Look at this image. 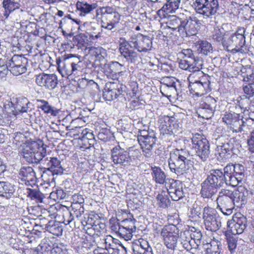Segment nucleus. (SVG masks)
<instances>
[{
  "mask_svg": "<svg viewBox=\"0 0 254 254\" xmlns=\"http://www.w3.org/2000/svg\"><path fill=\"white\" fill-rule=\"evenodd\" d=\"M133 47L138 52H146L150 50L152 47V41L149 37L142 34L133 35L130 38L129 41H125L120 45V52L129 63L135 62L138 58V54L131 50Z\"/></svg>",
  "mask_w": 254,
  "mask_h": 254,
  "instance_id": "obj_1",
  "label": "nucleus"
},
{
  "mask_svg": "<svg viewBox=\"0 0 254 254\" xmlns=\"http://www.w3.org/2000/svg\"><path fill=\"white\" fill-rule=\"evenodd\" d=\"M245 32V29L243 27L239 28L235 33L227 32L224 37L223 47L232 53H246Z\"/></svg>",
  "mask_w": 254,
  "mask_h": 254,
  "instance_id": "obj_2",
  "label": "nucleus"
},
{
  "mask_svg": "<svg viewBox=\"0 0 254 254\" xmlns=\"http://www.w3.org/2000/svg\"><path fill=\"white\" fill-rule=\"evenodd\" d=\"M95 17L97 20L101 21L102 28L112 30L119 22L121 15L113 7L106 6L97 8Z\"/></svg>",
  "mask_w": 254,
  "mask_h": 254,
  "instance_id": "obj_3",
  "label": "nucleus"
},
{
  "mask_svg": "<svg viewBox=\"0 0 254 254\" xmlns=\"http://www.w3.org/2000/svg\"><path fill=\"white\" fill-rule=\"evenodd\" d=\"M188 156L183 150L177 149L171 152L168 163L172 172L177 174L186 173L192 165L191 161L188 158Z\"/></svg>",
  "mask_w": 254,
  "mask_h": 254,
  "instance_id": "obj_4",
  "label": "nucleus"
},
{
  "mask_svg": "<svg viewBox=\"0 0 254 254\" xmlns=\"http://www.w3.org/2000/svg\"><path fill=\"white\" fill-rule=\"evenodd\" d=\"M191 149L203 162L206 161L210 155V144L203 135L195 133L191 138Z\"/></svg>",
  "mask_w": 254,
  "mask_h": 254,
  "instance_id": "obj_5",
  "label": "nucleus"
},
{
  "mask_svg": "<svg viewBox=\"0 0 254 254\" xmlns=\"http://www.w3.org/2000/svg\"><path fill=\"white\" fill-rule=\"evenodd\" d=\"M21 155L25 160L31 163L42 162L46 155V150L37 142H33L24 148Z\"/></svg>",
  "mask_w": 254,
  "mask_h": 254,
  "instance_id": "obj_6",
  "label": "nucleus"
},
{
  "mask_svg": "<svg viewBox=\"0 0 254 254\" xmlns=\"http://www.w3.org/2000/svg\"><path fill=\"white\" fill-rule=\"evenodd\" d=\"M243 116L239 114L236 113H227L226 112L222 118V121L224 122L229 127H230L233 131L236 132H241L242 131H246V127L249 126L248 125L252 123L254 124L253 120L248 121L247 125L243 120Z\"/></svg>",
  "mask_w": 254,
  "mask_h": 254,
  "instance_id": "obj_7",
  "label": "nucleus"
},
{
  "mask_svg": "<svg viewBox=\"0 0 254 254\" xmlns=\"http://www.w3.org/2000/svg\"><path fill=\"white\" fill-rule=\"evenodd\" d=\"M232 190L222 189L218 193L216 199L217 208L224 215H229L233 212L234 209L232 198Z\"/></svg>",
  "mask_w": 254,
  "mask_h": 254,
  "instance_id": "obj_8",
  "label": "nucleus"
},
{
  "mask_svg": "<svg viewBox=\"0 0 254 254\" xmlns=\"http://www.w3.org/2000/svg\"><path fill=\"white\" fill-rule=\"evenodd\" d=\"M160 234L167 248L175 250L180 237L179 229L177 226L173 224L165 226L162 229Z\"/></svg>",
  "mask_w": 254,
  "mask_h": 254,
  "instance_id": "obj_9",
  "label": "nucleus"
},
{
  "mask_svg": "<svg viewBox=\"0 0 254 254\" xmlns=\"http://www.w3.org/2000/svg\"><path fill=\"white\" fill-rule=\"evenodd\" d=\"M202 218L205 228L208 231L216 232L221 226V218L213 208L205 207Z\"/></svg>",
  "mask_w": 254,
  "mask_h": 254,
  "instance_id": "obj_10",
  "label": "nucleus"
},
{
  "mask_svg": "<svg viewBox=\"0 0 254 254\" xmlns=\"http://www.w3.org/2000/svg\"><path fill=\"white\" fill-rule=\"evenodd\" d=\"M193 6L197 13L210 17L217 12L219 3L217 0H195Z\"/></svg>",
  "mask_w": 254,
  "mask_h": 254,
  "instance_id": "obj_11",
  "label": "nucleus"
},
{
  "mask_svg": "<svg viewBox=\"0 0 254 254\" xmlns=\"http://www.w3.org/2000/svg\"><path fill=\"white\" fill-rule=\"evenodd\" d=\"M7 63L9 71L14 75H19L27 70L28 59L23 55H14Z\"/></svg>",
  "mask_w": 254,
  "mask_h": 254,
  "instance_id": "obj_12",
  "label": "nucleus"
},
{
  "mask_svg": "<svg viewBox=\"0 0 254 254\" xmlns=\"http://www.w3.org/2000/svg\"><path fill=\"white\" fill-rule=\"evenodd\" d=\"M247 219L240 213H236L231 220L227 222L228 231L233 235L242 234L246 229Z\"/></svg>",
  "mask_w": 254,
  "mask_h": 254,
  "instance_id": "obj_13",
  "label": "nucleus"
},
{
  "mask_svg": "<svg viewBox=\"0 0 254 254\" xmlns=\"http://www.w3.org/2000/svg\"><path fill=\"white\" fill-rule=\"evenodd\" d=\"M80 222L83 226V229L89 235H99L100 233V229L104 227V224H100L98 221L95 220L93 215L86 214L83 219H80Z\"/></svg>",
  "mask_w": 254,
  "mask_h": 254,
  "instance_id": "obj_14",
  "label": "nucleus"
},
{
  "mask_svg": "<svg viewBox=\"0 0 254 254\" xmlns=\"http://www.w3.org/2000/svg\"><path fill=\"white\" fill-rule=\"evenodd\" d=\"M111 158L116 164L124 166L130 164V159L127 150L120 145L116 146L112 149Z\"/></svg>",
  "mask_w": 254,
  "mask_h": 254,
  "instance_id": "obj_15",
  "label": "nucleus"
},
{
  "mask_svg": "<svg viewBox=\"0 0 254 254\" xmlns=\"http://www.w3.org/2000/svg\"><path fill=\"white\" fill-rule=\"evenodd\" d=\"M135 222L134 219L130 218L123 220L122 226L117 235L126 241L130 240L132 237L133 232L136 230Z\"/></svg>",
  "mask_w": 254,
  "mask_h": 254,
  "instance_id": "obj_16",
  "label": "nucleus"
},
{
  "mask_svg": "<svg viewBox=\"0 0 254 254\" xmlns=\"http://www.w3.org/2000/svg\"><path fill=\"white\" fill-rule=\"evenodd\" d=\"M156 137L154 132H152L150 135L146 138H141L138 141L142 149L143 156L147 158L152 157L153 155V148L155 144Z\"/></svg>",
  "mask_w": 254,
  "mask_h": 254,
  "instance_id": "obj_17",
  "label": "nucleus"
},
{
  "mask_svg": "<svg viewBox=\"0 0 254 254\" xmlns=\"http://www.w3.org/2000/svg\"><path fill=\"white\" fill-rule=\"evenodd\" d=\"M123 93V85L116 82L107 83L103 91V97L108 101L117 98Z\"/></svg>",
  "mask_w": 254,
  "mask_h": 254,
  "instance_id": "obj_18",
  "label": "nucleus"
},
{
  "mask_svg": "<svg viewBox=\"0 0 254 254\" xmlns=\"http://www.w3.org/2000/svg\"><path fill=\"white\" fill-rule=\"evenodd\" d=\"M36 82L39 86L52 90L57 86L58 80L54 74L42 73L37 76Z\"/></svg>",
  "mask_w": 254,
  "mask_h": 254,
  "instance_id": "obj_19",
  "label": "nucleus"
},
{
  "mask_svg": "<svg viewBox=\"0 0 254 254\" xmlns=\"http://www.w3.org/2000/svg\"><path fill=\"white\" fill-rule=\"evenodd\" d=\"M199 82L190 84L189 88L191 93L197 96H201L210 91V82L207 77L201 78Z\"/></svg>",
  "mask_w": 254,
  "mask_h": 254,
  "instance_id": "obj_20",
  "label": "nucleus"
},
{
  "mask_svg": "<svg viewBox=\"0 0 254 254\" xmlns=\"http://www.w3.org/2000/svg\"><path fill=\"white\" fill-rule=\"evenodd\" d=\"M205 180L218 189L223 187L226 181L225 176L223 175V172L219 169L210 170Z\"/></svg>",
  "mask_w": 254,
  "mask_h": 254,
  "instance_id": "obj_21",
  "label": "nucleus"
},
{
  "mask_svg": "<svg viewBox=\"0 0 254 254\" xmlns=\"http://www.w3.org/2000/svg\"><path fill=\"white\" fill-rule=\"evenodd\" d=\"M200 24V21L196 17H190L183 20L181 33H186L187 35H195Z\"/></svg>",
  "mask_w": 254,
  "mask_h": 254,
  "instance_id": "obj_22",
  "label": "nucleus"
},
{
  "mask_svg": "<svg viewBox=\"0 0 254 254\" xmlns=\"http://www.w3.org/2000/svg\"><path fill=\"white\" fill-rule=\"evenodd\" d=\"M41 164L47 167L53 174H60L64 172L61 161L57 157L43 158Z\"/></svg>",
  "mask_w": 254,
  "mask_h": 254,
  "instance_id": "obj_23",
  "label": "nucleus"
},
{
  "mask_svg": "<svg viewBox=\"0 0 254 254\" xmlns=\"http://www.w3.org/2000/svg\"><path fill=\"white\" fill-rule=\"evenodd\" d=\"M58 70L63 77H68L72 75V56L71 54L63 60H57Z\"/></svg>",
  "mask_w": 254,
  "mask_h": 254,
  "instance_id": "obj_24",
  "label": "nucleus"
},
{
  "mask_svg": "<svg viewBox=\"0 0 254 254\" xmlns=\"http://www.w3.org/2000/svg\"><path fill=\"white\" fill-rule=\"evenodd\" d=\"M232 198L234 207H242V205L246 203L247 196L248 195V190L245 188L240 186L236 190H232Z\"/></svg>",
  "mask_w": 254,
  "mask_h": 254,
  "instance_id": "obj_25",
  "label": "nucleus"
},
{
  "mask_svg": "<svg viewBox=\"0 0 254 254\" xmlns=\"http://www.w3.org/2000/svg\"><path fill=\"white\" fill-rule=\"evenodd\" d=\"M19 177L26 185H32L36 182L35 173L31 167H23L19 172Z\"/></svg>",
  "mask_w": 254,
  "mask_h": 254,
  "instance_id": "obj_26",
  "label": "nucleus"
},
{
  "mask_svg": "<svg viewBox=\"0 0 254 254\" xmlns=\"http://www.w3.org/2000/svg\"><path fill=\"white\" fill-rule=\"evenodd\" d=\"M168 193L170 195L172 200L177 201L183 198L184 192L182 185H178L177 182L172 180L168 186L166 187Z\"/></svg>",
  "mask_w": 254,
  "mask_h": 254,
  "instance_id": "obj_27",
  "label": "nucleus"
},
{
  "mask_svg": "<svg viewBox=\"0 0 254 254\" xmlns=\"http://www.w3.org/2000/svg\"><path fill=\"white\" fill-rule=\"evenodd\" d=\"M180 0H167L166 3L158 10L157 14L160 17H165L168 13H175L179 8Z\"/></svg>",
  "mask_w": 254,
  "mask_h": 254,
  "instance_id": "obj_28",
  "label": "nucleus"
},
{
  "mask_svg": "<svg viewBox=\"0 0 254 254\" xmlns=\"http://www.w3.org/2000/svg\"><path fill=\"white\" fill-rule=\"evenodd\" d=\"M76 5L78 14L81 16H85L87 14L91 13L97 7L96 3H89L84 0L78 1L76 2Z\"/></svg>",
  "mask_w": 254,
  "mask_h": 254,
  "instance_id": "obj_29",
  "label": "nucleus"
},
{
  "mask_svg": "<svg viewBox=\"0 0 254 254\" xmlns=\"http://www.w3.org/2000/svg\"><path fill=\"white\" fill-rule=\"evenodd\" d=\"M218 188L205 181L201 184L200 194L203 198H212L217 192Z\"/></svg>",
  "mask_w": 254,
  "mask_h": 254,
  "instance_id": "obj_30",
  "label": "nucleus"
},
{
  "mask_svg": "<svg viewBox=\"0 0 254 254\" xmlns=\"http://www.w3.org/2000/svg\"><path fill=\"white\" fill-rule=\"evenodd\" d=\"M183 20L176 15L170 16L166 22L167 27L173 31H177L181 33Z\"/></svg>",
  "mask_w": 254,
  "mask_h": 254,
  "instance_id": "obj_31",
  "label": "nucleus"
},
{
  "mask_svg": "<svg viewBox=\"0 0 254 254\" xmlns=\"http://www.w3.org/2000/svg\"><path fill=\"white\" fill-rule=\"evenodd\" d=\"M2 6L4 9L3 16L7 18L11 12L20 7V4L15 0H3Z\"/></svg>",
  "mask_w": 254,
  "mask_h": 254,
  "instance_id": "obj_32",
  "label": "nucleus"
},
{
  "mask_svg": "<svg viewBox=\"0 0 254 254\" xmlns=\"http://www.w3.org/2000/svg\"><path fill=\"white\" fill-rule=\"evenodd\" d=\"M15 191L14 186L7 182H0V196L9 198Z\"/></svg>",
  "mask_w": 254,
  "mask_h": 254,
  "instance_id": "obj_33",
  "label": "nucleus"
},
{
  "mask_svg": "<svg viewBox=\"0 0 254 254\" xmlns=\"http://www.w3.org/2000/svg\"><path fill=\"white\" fill-rule=\"evenodd\" d=\"M37 101L41 103L39 108L43 111L45 113L50 114L53 116H56L59 114V110L50 105L48 101L42 99H38Z\"/></svg>",
  "mask_w": 254,
  "mask_h": 254,
  "instance_id": "obj_34",
  "label": "nucleus"
},
{
  "mask_svg": "<svg viewBox=\"0 0 254 254\" xmlns=\"http://www.w3.org/2000/svg\"><path fill=\"white\" fill-rule=\"evenodd\" d=\"M72 56V72L73 75H79L82 72L84 67V63L81 61L79 57Z\"/></svg>",
  "mask_w": 254,
  "mask_h": 254,
  "instance_id": "obj_35",
  "label": "nucleus"
},
{
  "mask_svg": "<svg viewBox=\"0 0 254 254\" xmlns=\"http://www.w3.org/2000/svg\"><path fill=\"white\" fill-rule=\"evenodd\" d=\"M197 51L199 53L204 55H208L212 53L213 48L212 45L206 41H198L196 45Z\"/></svg>",
  "mask_w": 254,
  "mask_h": 254,
  "instance_id": "obj_36",
  "label": "nucleus"
},
{
  "mask_svg": "<svg viewBox=\"0 0 254 254\" xmlns=\"http://www.w3.org/2000/svg\"><path fill=\"white\" fill-rule=\"evenodd\" d=\"M151 170L152 177L155 182L160 184H164L166 179L164 172L160 168L157 167H152Z\"/></svg>",
  "mask_w": 254,
  "mask_h": 254,
  "instance_id": "obj_37",
  "label": "nucleus"
},
{
  "mask_svg": "<svg viewBox=\"0 0 254 254\" xmlns=\"http://www.w3.org/2000/svg\"><path fill=\"white\" fill-rule=\"evenodd\" d=\"M200 107L215 111L216 107V100L211 96L203 98L200 103Z\"/></svg>",
  "mask_w": 254,
  "mask_h": 254,
  "instance_id": "obj_38",
  "label": "nucleus"
},
{
  "mask_svg": "<svg viewBox=\"0 0 254 254\" xmlns=\"http://www.w3.org/2000/svg\"><path fill=\"white\" fill-rule=\"evenodd\" d=\"M157 203L160 207L166 208L171 205V201L169 199L166 192L162 191L156 196Z\"/></svg>",
  "mask_w": 254,
  "mask_h": 254,
  "instance_id": "obj_39",
  "label": "nucleus"
},
{
  "mask_svg": "<svg viewBox=\"0 0 254 254\" xmlns=\"http://www.w3.org/2000/svg\"><path fill=\"white\" fill-rule=\"evenodd\" d=\"M160 91L164 96L169 97H175L178 95L176 86H167L161 85Z\"/></svg>",
  "mask_w": 254,
  "mask_h": 254,
  "instance_id": "obj_40",
  "label": "nucleus"
},
{
  "mask_svg": "<svg viewBox=\"0 0 254 254\" xmlns=\"http://www.w3.org/2000/svg\"><path fill=\"white\" fill-rule=\"evenodd\" d=\"M10 103L11 107L14 109V110H12V111L15 112V113H14V114H18V112L20 109H22L21 107L23 106V105H28L29 102L26 98H21L18 99H13V101H11Z\"/></svg>",
  "mask_w": 254,
  "mask_h": 254,
  "instance_id": "obj_41",
  "label": "nucleus"
},
{
  "mask_svg": "<svg viewBox=\"0 0 254 254\" xmlns=\"http://www.w3.org/2000/svg\"><path fill=\"white\" fill-rule=\"evenodd\" d=\"M218 242L213 241L206 245V254H220V249Z\"/></svg>",
  "mask_w": 254,
  "mask_h": 254,
  "instance_id": "obj_42",
  "label": "nucleus"
},
{
  "mask_svg": "<svg viewBox=\"0 0 254 254\" xmlns=\"http://www.w3.org/2000/svg\"><path fill=\"white\" fill-rule=\"evenodd\" d=\"M203 77H207L203 74L202 71H197L191 72L188 76V79L189 81L190 84H194L195 83L199 82L201 78Z\"/></svg>",
  "mask_w": 254,
  "mask_h": 254,
  "instance_id": "obj_43",
  "label": "nucleus"
},
{
  "mask_svg": "<svg viewBox=\"0 0 254 254\" xmlns=\"http://www.w3.org/2000/svg\"><path fill=\"white\" fill-rule=\"evenodd\" d=\"M181 244L183 247L187 250H189L190 246L189 245L191 240V234L189 231H184L181 233L180 236Z\"/></svg>",
  "mask_w": 254,
  "mask_h": 254,
  "instance_id": "obj_44",
  "label": "nucleus"
},
{
  "mask_svg": "<svg viewBox=\"0 0 254 254\" xmlns=\"http://www.w3.org/2000/svg\"><path fill=\"white\" fill-rule=\"evenodd\" d=\"M190 62L191 63L190 64V71H201L200 69L202 68V61L201 60L195 58H190Z\"/></svg>",
  "mask_w": 254,
  "mask_h": 254,
  "instance_id": "obj_45",
  "label": "nucleus"
},
{
  "mask_svg": "<svg viewBox=\"0 0 254 254\" xmlns=\"http://www.w3.org/2000/svg\"><path fill=\"white\" fill-rule=\"evenodd\" d=\"M127 153L130 159V163L134 160H140L141 154L139 150L135 147H130L127 149Z\"/></svg>",
  "mask_w": 254,
  "mask_h": 254,
  "instance_id": "obj_46",
  "label": "nucleus"
},
{
  "mask_svg": "<svg viewBox=\"0 0 254 254\" xmlns=\"http://www.w3.org/2000/svg\"><path fill=\"white\" fill-rule=\"evenodd\" d=\"M226 32H224L223 28H215L212 34V38L213 40L217 42H221L223 45L224 42V37Z\"/></svg>",
  "mask_w": 254,
  "mask_h": 254,
  "instance_id": "obj_47",
  "label": "nucleus"
},
{
  "mask_svg": "<svg viewBox=\"0 0 254 254\" xmlns=\"http://www.w3.org/2000/svg\"><path fill=\"white\" fill-rule=\"evenodd\" d=\"M27 195L32 199L36 200L42 202L44 196L38 190L36 189H27Z\"/></svg>",
  "mask_w": 254,
  "mask_h": 254,
  "instance_id": "obj_48",
  "label": "nucleus"
},
{
  "mask_svg": "<svg viewBox=\"0 0 254 254\" xmlns=\"http://www.w3.org/2000/svg\"><path fill=\"white\" fill-rule=\"evenodd\" d=\"M105 50L102 47H92L89 48V53L92 56H94L97 60H101L104 59V57L102 54L104 53Z\"/></svg>",
  "mask_w": 254,
  "mask_h": 254,
  "instance_id": "obj_49",
  "label": "nucleus"
},
{
  "mask_svg": "<svg viewBox=\"0 0 254 254\" xmlns=\"http://www.w3.org/2000/svg\"><path fill=\"white\" fill-rule=\"evenodd\" d=\"M233 144L228 139L225 140L224 142L221 143V145L217 146L218 150L221 152L222 153H229L233 148Z\"/></svg>",
  "mask_w": 254,
  "mask_h": 254,
  "instance_id": "obj_50",
  "label": "nucleus"
},
{
  "mask_svg": "<svg viewBox=\"0 0 254 254\" xmlns=\"http://www.w3.org/2000/svg\"><path fill=\"white\" fill-rule=\"evenodd\" d=\"M76 129H78L79 132H80L81 135L79 138L81 139L82 141H85L86 140H92L94 138V135L92 133L89 132L87 128L82 129L81 127H75Z\"/></svg>",
  "mask_w": 254,
  "mask_h": 254,
  "instance_id": "obj_51",
  "label": "nucleus"
},
{
  "mask_svg": "<svg viewBox=\"0 0 254 254\" xmlns=\"http://www.w3.org/2000/svg\"><path fill=\"white\" fill-rule=\"evenodd\" d=\"M110 67L113 72L118 73L121 75H124L126 72V67L122 64L117 62H112L110 64Z\"/></svg>",
  "mask_w": 254,
  "mask_h": 254,
  "instance_id": "obj_52",
  "label": "nucleus"
},
{
  "mask_svg": "<svg viewBox=\"0 0 254 254\" xmlns=\"http://www.w3.org/2000/svg\"><path fill=\"white\" fill-rule=\"evenodd\" d=\"M243 179L241 177H238L235 175H231L226 178L225 184L227 185L231 186L232 187H236L241 182Z\"/></svg>",
  "mask_w": 254,
  "mask_h": 254,
  "instance_id": "obj_53",
  "label": "nucleus"
},
{
  "mask_svg": "<svg viewBox=\"0 0 254 254\" xmlns=\"http://www.w3.org/2000/svg\"><path fill=\"white\" fill-rule=\"evenodd\" d=\"M52 254H68L66 247L62 244H53Z\"/></svg>",
  "mask_w": 254,
  "mask_h": 254,
  "instance_id": "obj_54",
  "label": "nucleus"
},
{
  "mask_svg": "<svg viewBox=\"0 0 254 254\" xmlns=\"http://www.w3.org/2000/svg\"><path fill=\"white\" fill-rule=\"evenodd\" d=\"M215 111L208 109H203V107H199L198 110V115L202 118L209 119L213 116Z\"/></svg>",
  "mask_w": 254,
  "mask_h": 254,
  "instance_id": "obj_55",
  "label": "nucleus"
},
{
  "mask_svg": "<svg viewBox=\"0 0 254 254\" xmlns=\"http://www.w3.org/2000/svg\"><path fill=\"white\" fill-rule=\"evenodd\" d=\"M71 206L73 210V213H72L73 217L75 216L77 219H79L84 212V208L83 207V205L79 204L77 205V206H76V205H72Z\"/></svg>",
  "mask_w": 254,
  "mask_h": 254,
  "instance_id": "obj_56",
  "label": "nucleus"
},
{
  "mask_svg": "<svg viewBox=\"0 0 254 254\" xmlns=\"http://www.w3.org/2000/svg\"><path fill=\"white\" fill-rule=\"evenodd\" d=\"M122 224H120L119 220L115 218H111L110 220V227L112 232H114L117 235L118 231H119Z\"/></svg>",
  "mask_w": 254,
  "mask_h": 254,
  "instance_id": "obj_57",
  "label": "nucleus"
},
{
  "mask_svg": "<svg viewBox=\"0 0 254 254\" xmlns=\"http://www.w3.org/2000/svg\"><path fill=\"white\" fill-rule=\"evenodd\" d=\"M110 135V131L107 128H102L98 134L99 139L104 141H107L109 139Z\"/></svg>",
  "mask_w": 254,
  "mask_h": 254,
  "instance_id": "obj_58",
  "label": "nucleus"
},
{
  "mask_svg": "<svg viewBox=\"0 0 254 254\" xmlns=\"http://www.w3.org/2000/svg\"><path fill=\"white\" fill-rule=\"evenodd\" d=\"M134 254H153L152 248L142 249L137 246H132Z\"/></svg>",
  "mask_w": 254,
  "mask_h": 254,
  "instance_id": "obj_59",
  "label": "nucleus"
},
{
  "mask_svg": "<svg viewBox=\"0 0 254 254\" xmlns=\"http://www.w3.org/2000/svg\"><path fill=\"white\" fill-rule=\"evenodd\" d=\"M234 175L238 177H241L243 179L244 177V167L240 164H234Z\"/></svg>",
  "mask_w": 254,
  "mask_h": 254,
  "instance_id": "obj_60",
  "label": "nucleus"
},
{
  "mask_svg": "<svg viewBox=\"0 0 254 254\" xmlns=\"http://www.w3.org/2000/svg\"><path fill=\"white\" fill-rule=\"evenodd\" d=\"M176 79L172 77H166L162 79L161 82V85H166L167 86H176Z\"/></svg>",
  "mask_w": 254,
  "mask_h": 254,
  "instance_id": "obj_61",
  "label": "nucleus"
},
{
  "mask_svg": "<svg viewBox=\"0 0 254 254\" xmlns=\"http://www.w3.org/2000/svg\"><path fill=\"white\" fill-rule=\"evenodd\" d=\"M43 254H52L53 245L49 243H43L39 245Z\"/></svg>",
  "mask_w": 254,
  "mask_h": 254,
  "instance_id": "obj_62",
  "label": "nucleus"
},
{
  "mask_svg": "<svg viewBox=\"0 0 254 254\" xmlns=\"http://www.w3.org/2000/svg\"><path fill=\"white\" fill-rule=\"evenodd\" d=\"M228 247L231 254H233L237 246L236 238L233 236L228 238Z\"/></svg>",
  "mask_w": 254,
  "mask_h": 254,
  "instance_id": "obj_63",
  "label": "nucleus"
},
{
  "mask_svg": "<svg viewBox=\"0 0 254 254\" xmlns=\"http://www.w3.org/2000/svg\"><path fill=\"white\" fill-rule=\"evenodd\" d=\"M244 93L250 97L254 94V83H249L248 85L244 86L243 87Z\"/></svg>",
  "mask_w": 254,
  "mask_h": 254,
  "instance_id": "obj_64",
  "label": "nucleus"
}]
</instances>
